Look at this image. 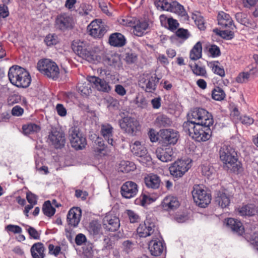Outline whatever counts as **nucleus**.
Returning a JSON list of instances; mask_svg holds the SVG:
<instances>
[{
  "mask_svg": "<svg viewBox=\"0 0 258 258\" xmlns=\"http://www.w3.org/2000/svg\"><path fill=\"white\" fill-rule=\"evenodd\" d=\"M74 52L79 57L89 63H103L107 64H117L120 63V56L117 53H102L101 55L90 50L89 44L84 41L74 40L72 44Z\"/></svg>",
  "mask_w": 258,
  "mask_h": 258,
  "instance_id": "nucleus-1",
  "label": "nucleus"
},
{
  "mask_svg": "<svg viewBox=\"0 0 258 258\" xmlns=\"http://www.w3.org/2000/svg\"><path fill=\"white\" fill-rule=\"evenodd\" d=\"M210 126L196 124L195 121H186L183 124L184 131L198 142L208 140L211 136Z\"/></svg>",
  "mask_w": 258,
  "mask_h": 258,
  "instance_id": "nucleus-2",
  "label": "nucleus"
},
{
  "mask_svg": "<svg viewBox=\"0 0 258 258\" xmlns=\"http://www.w3.org/2000/svg\"><path fill=\"white\" fill-rule=\"evenodd\" d=\"M9 79L12 84L18 87H28L31 83L29 73L20 66H12L8 73Z\"/></svg>",
  "mask_w": 258,
  "mask_h": 258,
  "instance_id": "nucleus-3",
  "label": "nucleus"
},
{
  "mask_svg": "<svg viewBox=\"0 0 258 258\" xmlns=\"http://www.w3.org/2000/svg\"><path fill=\"white\" fill-rule=\"evenodd\" d=\"M219 156L221 161L228 168H234L238 166L237 153L231 147L223 145L220 149Z\"/></svg>",
  "mask_w": 258,
  "mask_h": 258,
  "instance_id": "nucleus-4",
  "label": "nucleus"
},
{
  "mask_svg": "<svg viewBox=\"0 0 258 258\" xmlns=\"http://www.w3.org/2000/svg\"><path fill=\"white\" fill-rule=\"evenodd\" d=\"M192 195L194 202L201 208L206 207L211 202V196L202 184L195 185L193 186Z\"/></svg>",
  "mask_w": 258,
  "mask_h": 258,
  "instance_id": "nucleus-5",
  "label": "nucleus"
},
{
  "mask_svg": "<svg viewBox=\"0 0 258 258\" xmlns=\"http://www.w3.org/2000/svg\"><path fill=\"white\" fill-rule=\"evenodd\" d=\"M189 118L194 119L196 124L205 126H211L213 124L214 120L212 115L203 108H195L190 113Z\"/></svg>",
  "mask_w": 258,
  "mask_h": 258,
  "instance_id": "nucleus-6",
  "label": "nucleus"
},
{
  "mask_svg": "<svg viewBox=\"0 0 258 258\" xmlns=\"http://www.w3.org/2000/svg\"><path fill=\"white\" fill-rule=\"evenodd\" d=\"M160 79L155 74H144L140 77L139 85L146 92L152 93L155 90L157 83Z\"/></svg>",
  "mask_w": 258,
  "mask_h": 258,
  "instance_id": "nucleus-7",
  "label": "nucleus"
},
{
  "mask_svg": "<svg viewBox=\"0 0 258 258\" xmlns=\"http://www.w3.org/2000/svg\"><path fill=\"white\" fill-rule=\"evenodd\" d=\"M69 138L72 146L77 150H82L87 144L86 138L77 127H72L69 131Z\"/></svg>",
  "mask_w": 258,
  "mask_h": 258,
  "instance_id": "nucleus-8",
  "label": "nucleus"
},
{
  "mask_svg": "<svg viewBox=\"0 0 258 258\" xmlns=\"http://www.w3.org/2000/svg\"><path fill=\"white\" fill-rule=\"evenodd\" d=\"M190 162L188 159L175 161L169 167L171 174L176 177H181L190 168Z\"/></svg>",
  "mask_w": 258,
  "mask_h": 258,
  "instance_id": "nucleus-9",
  "label": "nucleus"
},
{
  "mask_svg": "<svg viewBox=\"0 0 258 258\" xmlns=\"http://www.w3.org/2000/svg\"><path fill=\"white\" fill-rule=\"evenodd\" d=\"M119 125L122 130L132 135H136L140 128L139 121L130 117H123L119 121Z\"/></svg>",
  "mask_w": 258,
  "mask_h": 258,
  "instance_id": "nucleus-10",
  "label": "nucleus"
},
{
  "mask_svg": "<svg viewBox=\"0 0 258 258\" xmlns=\"http://www.w3.org/2000/svg\"><path fill=\"white\" fill-rule=\"evenodd\" d=\"M74 24L73 18L66 13L58 15L55 19V27L61 31L72 29Z\"/></svg>",
  "mask_w": 258,
  "mask_h": 258,
  "instance_id": "nucleus-11",
  "label": "nucleus"
},
{
  "mask_svg": "<svg viewBox=\"0 0 258 258\" xmlns=\"http://www.w3.org/2000/svg\"><path fill=\"white\" fill-rule=\"evenodd\" d=\"M138 184L132 181L125 182L120 188V194L122 197L130 199L135 197L139 190Z\"/></svg>",
  "mask_w": 258,
  "mask_h": 258,
  "instance_id": "nucleus-12",
  "label": "nucleus"
},
{
  "mask_svg": "<svg viewBox=\"0 0 258 258\" xmlns=\"http://www.w3.org/2000/svg\"><path fill=\"white\" fill-rule=\"evenodd\" d=\"M89 34L94 38H101L107 32L101 23L97 20L93 21L87 27Z\"/></svg>",
  "mask_w": 258,
  "mask_h": 258,
  "instance_id": "nucleus-13",
  "label": "nucleus"
},
{
  "mask_svg": "<svg viewBox=\"0 0 258 258\" xmlns=\"http://www.w3.org/2000/svg\"><path fill=\"white\" fill-rule=\"evenodd\" d=\"M131 150L133 153L142 158V162H144L145 160L147 162H150L152 158L148 155L146 148L141 144L139 141H135L131 145Z\"/></svg>",
  "mask_w": 258,
  "mask_h": 258,
  "instance_id": "nucleus-14",
  "label": "nucleus"
},
{
  "mask_svg": "<svg viewBox=\"0 0 258 258\" xmlns=\"http://www.w3.org/2000/svg\"><path fill=\"white\" fill-rule=\"evenodd\" d=\"M160 136L163 142L173 145L176 143L179 137L178 132L171 128L160 130Z\"/></svg>",
  "mask_w": 258,
  "mask_h": 258,
  "instance_id": "nucleus-15",
  "label": "nucleus"
},
{
  "mask_svg": "<svg viewBox=\"0 0 258 258\" xmlns=\"http://www.w3.org/2000/svg\"><path fill=\"white\" fill-rule=\"evenodd\" d=\"M155 224L149 220L140 224L137 229L139 236L141 237H147L152 234L155 230Z\"/></svg>",
  "mask_w": 258,
  "mask_h": 258,
  "instance_id": "nucleus-16",
  "label": "nucleus"
},
{
  "mask_svg": "<svg viewBox=\"0 0 258 258\" xmlns=\"http://www.w3.org/2000/svg\"><path fill=\"white\" fill-rule=\"evenodd\" d=\"M82 216V210L79 207L71 208L67 214V222L71 226L76 227L79 224Z\"/></svg>",
  "mask_w": 258,
  "mask_h": 258,
  "instance_id": "nucleus-17",
  "label": "nucleus"
},
{
  "mask_svg": "<svg viewBox=\"0 0 258 258\" xmlns=\"http://www.w3.org/2000/svg\"><path fill=\"white\" fill-rule=\"evenodd\" d=\"M36 68L41 73L48 78L55 79L59 76L58 66H36Z\"/></svg>",
  "mask_w": 258,
  "mask_h": 258,
  "instance_id": "nucleus-18",
  "label": "nucleus"
},
{
  "mask_svg": "<svg viewBox=\"0 0 258 258\" xmlns=\"http://www.w3.org/2000/svg\"><path fill=\"white\" fill-rule=\"evenodd\" d=\"M236 212L242 216H258V206L253 204L243 205L237 208Z\"/></svg>",
  "mask_w": 258,
  "mask_h": 258,
  "instance_id": "nucleus-19",
  "label": "nucleus"
},
{
  "mask_svg": "<svg viewBox=\"0 0 258 258\" xmlns=\"http://www.w3.org/2000/svg\"><path fill=\"white\" fill-rule=\"evenodd\" d=\"M217 20L219 25L222 28L233 29L234 27L233 21L230 16L223 11L219 12Z\"/></svg>",
  "mask_w": 258,
  "mask_h": 258,
  "instance_id": "nucleus-20",
  "label": "nucleus"
},
{
  "mask_svg": "<svg viewBox=\"0 0 258 258\" xmlns=\"http://www.w3.org/2000/svg\"><path fill=\"white\" fill-rule=\"evenodd\" d=\"M157 157L161 161L167 162L170 161L174 155L173 149L170 147L165 148H158L156 150Z\"/></svg>",
  "mask_w": 258,
  "mask_h": 258,
  "instance_id": "nucleus-21",
  "label": "nucleus"
},
{
  "mask_svg": "<svg viewBox=\"0 0 258 258\" xmlns=\"http://www.w3.org/2000/svg\"><path fill=\"white\" fill-rule=\"evenodd\" d=\"M103 225L109 231H116L120 226L119 220L116 216L106 215L103 219Z\"/></svg>",
  "mask_w": 258,
  "mask_h": 258,
  "instance_id": "nucleus-22",
  "label": "nucleus"
},
{
  "mask_svg": "<svg viewBox=\"0 0 258 258\" xmlns=\"http://www.w3.org/2000/svg\"><path fill=\"white\" fill-rule=\"evenodd\" d=\"M49 139L56 148L63 146L65 143L64 134L59 131L53 130L49 135Z\"/></svg>",
  "mask_w": 258,
  "mask_h": 258,
  "instance_id": "nucleus-23",
  "label": "nucleus"
},
{
  "mask_svg": "<svg viewBox=\"0 0 258 258\" xmlns=\"http://www.w3.org/2000/svg\"><path fill=\"white\" fill-rule=\"evenodd\" d=\"M89 82L93 83L95 87L99 91L109 92L111 90V87L104 80L96 77H91Z\"/></svg>",
  "mask_w": 258,
  "mask_h": 258,
  "instance_id": "nucleus-24",
  "label": "nucleus"
},
{
  "mask_svg": "<svg viewBox=\"0 0 258 258\" xmlns=\"http://www.w3.org/2000/svg\"><path fill=\"white\" fill-rule=\"evenodd\" d=\"M162 208L166 211L173 210L179 206V202L176 197L169 196L166 197L162 202Z\"/></svg>",
  "mask_w": 258,
  "mask_h": 258,
  "instance_id": "nucleus-25",
  "label": "nucleus"
},
{
  "mask_svg": "<svg viewBox=\"0 0 258 258\" xmlns=\"http://www.w3.org/2000/svg\"><path fill=\"white\" fill-rule=\"evenodd\" d=\"M164 246L161 241L157 239L151 240L149 243V249L152 255L159 256L163 251Z\"/></svg>",
  "mask_w": 258,
  "mask_h": 258,
  "instance_id": "nucleus-26",
  "label": "nucleus"
},
{
  "mask_svg": "<svg viewBox=\"0 0 258 258\" xmlns=\"http://www.w3.org/2000/svg\"><path fill=\"white\" fill-rule=\"evenodd\" d=\"M109 44L112 46L121 47L126 44L125 37L120 33L111 34L108 39Z\"/></svg>",
  "mask_w": 258,
  "mask_h": 258,
  "instance_id": "nucleus-27",
  "label": "nucleus"
},
{
  "mask_svg": "<svg viewBox=\"0 0 258 258\" xmlns=\"http://www.w3.org/2000/svg\"><path fill=\"white\" fill-rule=\"evenodd\" d=\"M113 127L109 124H104L101 126V135L107 141L109 144L112 146H114V143L113 140Z\"/></svg>",
  "mask_w": 258,
  "mask_h": 258,
  "instance_id": "nucleus-28",
  "label": "nucleus"
},
{
  "mask_svg": "<svg viewBox=\"0 0 258 258\" xmlns=\"http://www.w3.org/2000/svg\"><path fill=\"white\" fill-rule=\"evenodd\" d=\"M226 225L238 235H242L244 231V227L240 221L233 218H228L226 222Z\"/></svg>",
  "mask_w": 258,
  "mask_h": 258,
  "instance_id": "nucleus-29",
  "label": "nucleus"
},
{
  "mask_svg": "<svg viewBox=\"0 0 258 258\" xmlns=\"http://www.w3.org/2000/svg\"><path fill=\"white\" fill-rule=\"evenodd\" d=\"M146 185L153 189H157L159 187L161 180L160 177L156 174H149L144 178Z\"/></svg>",
  "mask_w": 258,
  "mask_h": 258,
  "instance_id": "nucleus-30",
  "label": "nucleus"
},
{
  "mask_svg": "<svg viewBox=\"0 0 258 258\" xmlns=\"http://www.w3.org/2000/svg\"><path fill=\"white\" fill-rule=\"evenodd\" d=\"M45 248L43 243L37 242L31 247V253L33 258H44Z\"/></svg>",
  "mask_w": 258,
  "mask_h": 258,
  "instance_id": "nucleus-31",
  "label": "nucleus"
},
{
  "mask_svg": "<svg viewBox=\"0 0 258 258\" xmlns=\"http://www.w3.org/2000/svg\"><path fill=\"white\" fill-rule=\"evenodd\" d=\"M215 202L221 208H226L230 203V197L225 192L219 191L217 194Z\"/></svg>",
  "mask_w": 258,
  "mask_h": 258,
  "instance_id": "nucleus-32",
  "label": "nucleus"
},
{
  "mask_svg": "<svg viewBox=\"0 0 258 258\" xmlns=\"http://www.w3.org/2000/svg\"><path fill=\"white\" fill-rule=\"evenodd\" d=\"M94 152L97 156H104L108 153L106 147L101 138H98L95 142Z\"/></svg>",
  "mask_w": 258,
  "mask_h": 258,
  "instance_id": "nucleus-33",
  "label": "nucleus"
},
{
  "mask_svg": "<svg viewBox=\"0 0 258 258\" xmlns=\"http://www.w3.org/2000/svg\"><path fill=\"white\" fill-rule=\"evenodd\" d=\"M168 11L175 13L182 17L187 15L184 7L176 1H173L170 3V5Z\"/></svg>",
  "mask_w": 258,
  "mask_h": 258,
  "instance_id": "nucleus-34",
  "label": "nucleus"
},
{
  "mask_svg": "<svg viewBox=\"0 0 258 258\" xmlns=\"http://www.w3.org/2000/svg\"><path fill=\"white\" fill-rule=\"evenodd\" d=\"M202 44L201 41H198L193 46L189 52V58L191 60H197L202 57Z\"/></svg>",
  "mask_w": 258,
  "mask_h": 258,
  "instance_id": "nucleus-35",
  "label": "nucleus"
},
{
  "mask_svg": "<svg viewBox=\"0 0 258 258\" xmlns=\"http://www.w3.org/2000/svg\"><path fill=\"white\" fill-rule=\"evenodd\" d=\"M149 24L146 21H139L133 28L134 34L138 36H142L148 28Z\"/></svg>",
  "mask_w": 258,
  "mask_h": 258,
  "instance_id": "nucleus-36",
  "label": "nucleus"
},
{
  "mask_svg": "<svg viewBox=\"0 0 258 258\" xmlns=\"http://www.w3.org/2000/svg\"><path fill=\"white\" fill-rule=\"evenodd\" d=\"M91 82L87 81L79 82L77 85L78 92L82 95L88 96L92 92Z\"/></svg>",
  "mask_w": 258,
  "mask_h": 258,
  "instance_id": "nucleus-37",
  "label": "nucleus"
},
{
  "mask_svg": "<svg viewBox=\"0 0 258 258\" xmlns=\"http://www.w3.org/2000/svg\"><path fill=\"white\" fill-rule=\"evenodd\" d=\"M136 169L135 164L131 161H122L119 164L118 170L121 172L128 173Z\"/></svg>",
  "mask_w": 258,
  "mask_h": 258,
  "instance_id": "nucleus-38",
  "label": "nucleus"
},
{
  "mask_svg": "<svg viewBox=\"0 0 258 258\" xmlns=\"http://www.w3.org/2000/svg\"><path fill=\"white\" fill-rule=\"evenodd\" d=\"M155 200L151 197L150 195L148 194L143 193L139 198L136 200L135 202L137 204H140L145 207L153 202Z\"/></svg>",
  "mask_w": 258,
  "mask_h": 258,
  "instance_id": "nucleus-39",
  "label": "nucleus"
},
{
  "mask_svg": "<svg viewBox=\"0 0 258 258\" xmlns=\"http://www.w3.org/2000/svg\"><path fill=\"white\" fill-rule=\"evenodd\" d=\"M166 19L167 21V24L168 25V29L170 31H173L176 30L179 27V24L177 20L176 19H174L172 17L167 18L165 15H161L160 16V20L161 22L164 20H166Z\"/></svg>",
  "mask_w": 258,
  "mask_h": 258,
  "instance_id": "nucleus-40",
  "label": "nucleus"
},
{
  "mask_svg": "<svg viewBox=\"0 0 258 258\" xmlns=\"http://www.w3.org/2000/svg\"><path fill=\"white\" fill-rule=\"evenodd\" d=\"M22 129L24 134L29 135L39 132L40 130V126L35 123H29L23 125Z\"/></svg>",
  "mask_w": 258,
  "mask_h": 258,
  "instance_id": "nucleus-41",
  "label": "nucleus"
},
{
  "mask_svg": "<svg viewBox=\"0 0 258 258\" xmlns=\"http://www.w3.org/2000/svg\"><path fill=\"white\" fill-rule=\"evenodd\" d=\"M101 226L97 220H92L91 221L88 226V230L92 235H97L99 234Z\"/></svg>",
  "mask_w": 258,
  "mask_h": 258,
  "instance_id": "nucleus-42",
  "label": "nucleus"
},
{
  "mask_svg": "<svg viewBox=\"0 0 258 258\" xmlns=\"http://www.w3.org/2000/svg\"><path fill=\"white\" fill-rule=\"evenodd\" d=\"M213 32L216 35H219L222 38L227 40L231 39L234 37V33L232 31L229 30H220L217 28H216L213 30Z\"/></svg>",
  "mask_w": 258,
  "mask_h": 258,
  "instance_id": "nucleus-43",
  "label": "nucleus"
},
{
  "mask_svg": "<svg viewBox=\"0 0 258 258\" xmlns=\"http://www.w3.org/2000/svg\"><path fill=\"white\" fill-rule=\"evenodd\" d=\"M155 123L160 126H166L171 124V121L166 115L160 114L156 117Z\"/></svg>",
  "mask_w": 258,
  "mask_h": 258,
  "instance_id": "nucleus-44",
  "label": "nucleus"
},
{
  "mask_svg": "<svg viewBox=\"0 0 258 258\" xmlns=\"http://www.w3.org/2000/svg\"><path fill=\"white\" fill-rule=\"evenodd\" d=\"M42 211L44 214L48 217L52 216L55 212V208L52 207L49 201H46L44 203Z\"/></svg>",
  "mask_w": 258,
  "mask_h": 258,
  "instance_id": "nucleus-45",
  "label": "nucleus"
},
{
  "mask_svg": "<svg viewBox=\"0 0 258 258\" xmlns=\"http://www.w3.org/2000/svg\"><path fill=\"white\" fill-rule=\"evenodd\" d=\"M225 97L224 91L220 87L215 88L212 91V98L215 100L221 101Z\"/></svg>",
  "mask_w": 258,
  "mask_h": 258,
  "instance_id": "nucleus-46",
  "label": "nucleus"
},
{
  "mask_svg": "<svg viewBox=\"0 0 258 258\" xmlns=\"http://www.w3.org/2000/svg\"><path fill=\"white\" fill-rule=\"evenodd\" d=\"M123 59L127 63H135L138 59V55L136 53L130 51L124 54Z\"/></svg>",
  "mask_w": 258,
  "mask_h": 258,
  "instance_id": "nucleus-47",
  "label": "nucleus"
},
{
  "mask_svg": "<svg viewBox=\"0 0 258 258\" xmlns=\"http://www.w3.org/2000/svg\"><path fill=\"white\" fill-rule=\"evenodd\" d=\"M192 19L194 20L195 24L200 30H204L206 29L205 23L203 17L201 15L194 14L192 16Z\"/></svg>",
  "mask_w": 258,
  "mask_h": 258,
  "instance_id": "nucleus-48",
  "label": "nucleus"
},
{
  "mask_svg": "<svg viewBox=\"0 0 258 258\" xmlns=\"http://www.w3.org/2000/svg\"><path fill=\"white\" fill-rule=\"evenodd\" d=\"M154 4L158 10L166 11H168L170 5L167 0H158L155 2Z\"/></svg>",
  "mask_w": 258,
  "mask_h": 258,
  "instance_id": "nucleus-49",
  "label": "nucleus"
},
{
  "mask_svg": "<svg viewBox=\"0 0 258 258\" xmlns=\"http://www.w3.org/2000/svg\"><path fill=\"white\" fill-rule=\"evenodd\" d=\"M100 74L105 75L106 79L111 81L112 83L115 84L118 81L117 74L111 73L110 71L101 69Z\"/></svg>",
  "mask_w": 258,
  "mask_h": 258,
  "instance_id": "nucleus-50",
  "label": "nucleus"
},
{
  "mask_svg": "<svg viewBox=\"0 0 258 258\" xmlns=\"http://www.w3.org/2000/svg\"><path fill=\"white\" fill-rule=\"evenodd\" d=\"M44 42L47 46H50L55 45L58 42V38L55 34H49L46 35L44 39Z\"/></svg>",
  "mask_w": 258,
  "mask_h": 258,
  "instance_id": "nucleus-51",
  "label": "nucleus"
},
{
  "mask_svg": "<svg viewBox=\"0 0 258 258\" xmlns=\"http://www.w3.org/2000/svg\"><path fill=\"white\" fill-rule=\"evenodd\" d=\"M192 72L197 76H205L206 70L203 66H190Z\"/></svg>",
  "mask_w": 258,
  "mask_h": 258,
  "instance_id": "nucleus-52",
  "label": "nucleus"
},
{
  "mask_svg": "<svg viewBox=\"0 0 258 258\" xmlns=\"http://www.w3.org/2000/svg\"><path fill=\"white\" fill-rule=\"evenodd\" d=\"M202 173L208 178H211L215 174V171L212 167L204 165L202 167Z\"/></svg>",
  "mask_w": 258,
  "mask_h": 258,
  "instance_id": "nucleus-53",
  "label": "nucleus"
},
{
  "mask_svg": "<svg viewBox=\"0 0 258 258\" xmlns=\"http://www.w3.org/2000/svg\"><path fill=\"white\" fill-rule=\"evenodd\" d=\"M248 75V72H243L239 74L235 79V81L238 83H244L248 81L250 77Z\"/></svg>",
  "mask_w": 258,
  "mask_h": 258,
  "instance_id": "nucleus-54",
  "label": "nucleus"
},
{
  "mask_svg": "<svg viewBox=\"0 0 258 258\" xmlns=\"http://www.w3.org/2000/svg\"><path fill=\"white\" fill-rule=\"evenodd\" d=\"M175 34L178 38L184 40L187 39L190 36L188 30L183 28L178 29Z\"/></svg>",
  "mask_w": 258,
  "mask_h": 258,
  "instance_id": "nucleus-55",
  "label": "nucleus"
},
{
  "mask_svg": "<svg viewBox=\"0 0 258 258\" xmlns=\"http://www.w3.org/2000/svg\"><path fill=\"white\" fill-rule=\"evenodd\" d=\"M27 231L31 238L39 240L40 237V233L37 231L34 228L29 226Z\"/></svg>",
  "mask_w": 258,
  "mask_h": 258,
  "instance_id": "nucleus-56",
  "label": "nucleus"
},
{
  "mask_svg": "<svg viewBox=\"0 0 258 258\" xmlns=\"http://www.w3.org/2000/svg\"><path fill=\"white\" fill-rule=\"evenodd\" d=\"M126 213L131 223H134L138 221L139 216L134 211L131 210H126Z\"/></svg>",
  "mask_w": 258,
  "mask_h": 258,
  "instance_id": "nucleus-57",
  "label": "nucleus"
},
{
  "mask_svg": "<svg viewBox=\"0 0 258 258\" xmlns=\"http://www.w3.org/2000/svg\"><path fill=\"white\" fill-rule=\"evenodd\" d=\"M135 103L138 107L142 108L146 107L147 105V100L143 96H137L135 100Z\"/></svg>",
  "mask_w": 258,
  "mask_h": 258,
  "instance_id": "nucleus-58",
  "label": "nucleus"
},
{
  "mask_svg": "<svg viewBox=\"0 0 258 258\" xmlns=\"http://www.w3.org/2000/svg\"><path fill=\"white\" fill-rule=\"evenodd\" d=\"M209 52L214 57L219 56L221 54L220 48L216 45H212L209 49Z\"/></svg>",
  "mask_w": 258,
  "mask_h": 258,
  "instance_id": "nucleus-59",
  "label": "nucleus"
},
{
  "mask_svg": "<svg viewBox=\"0 0 258 258\" xmlns=\"http://www.w3.org/2000/svg\"><path fill=\"white\" fill-rule=\"evenodd\" d=\"M49 253L50 254L57 256L61 251V247L59 246H54L53 244H50L48 246Z\"/></svg>",
  "mask_w": 258,
  "mask_h": 258,
  "instance_id": "nucleus-60",
  "label": "nucleus"
},
{
  "mask_svg": "<svg viewBox=\"0 0 258 258\" xmlns=\"http://www.w3.org/2000/svg\"><path fill=\"white\" fill-rule=\"evenodd\" d=\"M212 69L215 74H217L222 77L225 76V70L222 66H212Z\"/></svg>",
  "mask_w": 258,
  "mask_h": 258,
  "instance_id": "nucleus-61",
  "label": "nucleus"
},
{
  "mask_svg": "<svg viewBox=\"0 0 258 258\" xmlns=\"http://www.w3.org/2000/svg\"><path fill=\"white\" fill-rule=\"evenodd\" d=\"M118 106L119 102L117 100L113 98H110L107 100V107L109 109H117Z\"/></svg>",
  "mask_w": 258,
  "mask_h": 258,
  "instance_id": "nucleus-62",
  "label": "nucleus"
},
{
  "mask_svg": "<svg viewBox=\"0 0 258 258\" xmlns=\"http://www.w3.org/2000/svg\"><path fill=\"white\" fill-rule=\"evenodd\" d=\"M6 229L7 231L14 233H21L22 231V229L20 226L11 224L8 225Z\"/></svg>",
  "mask_w": 258,
  "mask_h": 258,
  "instance_id": "nucleus-63",
  "label": "nucleus"
},
{
  "mask_svg": "<svg viewBox=\"0 0 258 258\" xmlns=\"http://www.w3.org/2000/svg\"><path fill=\"white\" fill-rule=\"evenodd\" d=\"M55 109L57 114L59 116L63 117L67 115V109L62 104H57L56 106Z\"/></svg>",
  "mask_w": 258,
  "mask_h": 258,
  "instance_id": "nucleus-64",
  "label": "nucleus"
}]
</instances>
